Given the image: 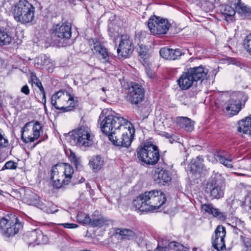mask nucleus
I'll use <instances>...</instances> for the list:
<instances>
[{
	"mask_svg": "<svg viewBox=\"0 0 251 251\" xmlns=\"http://www.w3.org/2000/svg\"><path fill=\"white\" fill-rule=\"evenodd\" d=\"M123 124L108 136L113 145L128 148L132 143L134 130L131 124L127 120H122Z\"/></svg>",
	"mask_w": 251,
	"mask_h": 251,
	"instance_id": "nucleus-1",
	"label": "nucleus"
},
{
	"mask_svg": "<svg viewBox=\"0 0 251 251\" xmlns=\"http://www.w3.org/2000/svg\"><path fill=\"white\" fill-rule=\"evenodd\" d=\"M208 72L207 69L201 65L190 68L182 73L177 80V84L181 89L187 90L198 80L207 78Z\"/></svg>",
	"mask_w": 251,
	"mask_h": 251,
	"instance_id": "nucleus-2",
	"label": "nucleus"
},
{
	"mask_svg": "<svg viewBox=\"0 0 251 251\" xmlns=\"http://www.w3.org/2000/svg\"><path fill=\"white\" fill-rule=\"evenodd\" d=\"M94 138L90 128L81 126L69 133L68 140L71 145L89 147L93 144Z\"/></svg>",
	"mask_w": 251,
	"mask_h": 251,
	"instance_id": "nucleus-3",
	"label": "nucleus"
},
{
	"mask_svg": "<svg viewBox=\"0 0 251 251\" xmlns=\"http://www.w3.org/2000/svg\"><path fill=\"white\" fill-rule=\"evenodd\" d=\"M35 8L26 0H20L13 9V15L17 22L26 24L32 21Z\"/></svg>",
	"mask_w": 251,
	"mask_h": 251,
	"instance_id": "nucleus-4",
	"label": "nucleus"
},
{
	"mask_svg": "<svg viewBox=\"0 0 251 251\" xmlns=\"http://www.w3.org/2000/svg\"><path fill=\"white\" fill-rule=\"evenodd\" d=\"M105 110H103L99 116L101 131L108 135L112 133L114 130L118 128V126L123 124L122 120H126L119 114L112 113L107 115Z\"/></svg>",
	"mask_w": 251,
	"mask_h": 251,
	"instance_id": "nucleus-5",
	"label": "nucleus"
},
{
	"mask_svg": "<svg viewBox=\"0 0 251 251\" xmlns=\"http://www.w3.org/2000/svg\"><path fill=\"white\" fill-rule=\"evenodd\" d=\"M5 216L0 220V233L6 238L13 237L23 228L20 220L15 215Z\"/></svg>",
	"mask_w": 251,
	"mask_h": 251,
	"instance_id": "nucleus-6",
	"label": "nucleus"
},
{
	"mask_svg": "<svg viewBox=\"0 0 251 251\" xmlns=\"http://www.w3.org/2000/svg\"><path fill=\"white\" fill-rule=\"evenodd\" d=\"M51 103L56 109L68 112L73 110L76 101L68 92L59 91L52 96Z\"/></svg>",
	"mask_w": 251,
	"mask_h": 251,
	"instance_id": "nucleus-7",
	"label": "nucleus"
},
{
	"mask_svg": "<svg viewBox=\"0 0 251 251\" xmlns=\"http://www.w3.org/2000/svg\"><path fill=\"white\" fill-rule=\"evenodd\" d=\"M138 157L142 162L154 165L159 160L160 154L157 147L152 144L145 145L137 151Z\"/></svg>",
	"mask_w": 251,
	"mask_h": 251,
	"instance_id": "nucleus-8",
	"label": "nucleus"
},
{
	"mask_svg": "<svg viewBox=\"0 0 251 251\" xmlns=\"http://www.w3.org/2000/svg\"><path fill=\"white\" fill-rule=\"evenodd\" d=\"M42 130V126L39 122H28L22 129V140L25 143L33 142L40 137Z\"/></svg>",
	"mask_w": 251,
	"mask_h": 251,
	"instance_id": "nucleus-9",
	"label": "nucleus"
},
{
	"mask_svg": "<svg viewBox=\"0 0 251 251\" xmlns=\"http://www.w3.org/2000/svg\"><path fill=\"white\" fill-rule=\"evenodd\" d=\"M144 201L147 202L149 211L157 210L166 201L165 195L161 191L153 190L142 194Z\"/></svg>",
	"mask_w": 251,
	"mask_h": 251,
	"instance_id": "nucleus-10",
	"label": "nucleus"
},
{
	"mask_svg": "<svg viewBox=\"0 0 251 251\" xmlns=\"http://www.w3.org/2000/svg\"><path fill=\"white\" fill-rule=\"evenodd\" d=\"M244 96L242 93H233L230 98L223 105V110L226 115L232 116L237 114L242 108Z\"/></svg>",
	"mask_w": 251,
	"mask_h": 251,
	"instance_id": "nucleus-11",
	"label": "nucleus"
},
{
	"mask_svg": "<svg viewBox=\"0 0 251 251\" xmlns=\"http://www.w3.org/2000/svg\"><path fill=\"white\" fill-rule=\"evenodd\" d=\"M170 25L167 19L156 16H151L148 22V26L150 32L154 35L166 34Z\"/></svg>",
	"mask_w": 251,
	"mask_h": 251,
	"instance_id": "nucleus-12",
	"label": "nucleus"
},
{
	"mask_svg": "<svg viewBox=\"0 0 251 251\" xmlns=\"http://www.w3.org/2000/svg\"><path fill=\"white\" fill-rule=\"evenodd\" d=\"M53 34L57 46H65L67 45L66 41L69 39L72 35L71 26L70 25H57L53 30Z\"/></svg>",
	"mask_w": 251,
	"mask_h": 251,
	"instance_id": "nucleus-13",
	"label": "nucleus"
},
{
	"mask_svg": "<svg viewBox=\"0 0 251 251\" xmlns=\"http://www.w3.org/2000/svg\"><path fill=\"white\" fill-rule=\"evenodd\" d=\"M91 50L104 63L109 62V53L101 42L98 39H92L89 40Z\"/></svg>",
	"mask_w": 251,
	"mask_h": 251,
	"instance_id": "nucleus-14",
	"label": "nucleus"
},
{
	"mask_svg": "<svg viewBox=\"0 0 251 251\" xmlns=\"http://www.w3.org/2000/svg\"><path fill=\"white\" fill-rule=\"evenodd\" d=\"M144 94L143 87L138 83H133L129 88L126 100L132 104H138L144 100Z\"/></svg>",
	"mask_w": 251,
	"mask_h": 251,
	"instance_id": "nucleus-15",
	"label": "nucleus"
},
{
	"mask_svg": "<svg viewBox=\"0 0 251 251\" xmlns=\"http://www.w3.org/2000/svg\"><path fill=\"white\" fill-rule=\"evenodd\" d=\"M224 186L220 182L213 179L209 181L205 187L206 192L212 199H219L224 196Z\"/></svg>",
	"mask_w": 251,
	"mask_h": 251,
	"instance_id": "nucleus-16",
	"label": "nucleus"
},
{
	"mask_svg": "<svg viewBox=\"0 0 251 251\" xmlns=\"http://www.w3.org/2000/svg\"><path fill=\"white\" fill-rule=\"evenodd\" d=\"M226 235L225 227L218 226L216 228L214 234L212 237V246L217 251H223L226 249L225 237Z\"/></svg>",
	"mask_w": 251,
	"mask_h": 251,
	"instance_id": "nucleus-17",
	"label": "nucleus"
},
{
	"mask_svg": "<svg viewBox=\"0 0 251 251\" xmlns=\"http://www.w3.org/2000/svg\"><path fill=\"white\" fill-rule=\"evenodd\" d=\"M132 51L131 41L126 35H122L117 49L118 55L123 57H127L131 54Z\"/></svg>",
	"mask_w": 251,
	"mask_h": 251,
	"instance_id": "nucleus-18",
	"label": "nucleus"
},
{
	"mask_svg": "<svg viewBox=\"0 0 251 251\" xmlns=\"http://www.w3.org/2000/svg\"><path fill=\"white\" fill-rule=\"evenodd\" d=\"M62 171V168L59 167L58 164L53 166L50 171V179L56 188H60L65 185V180L60 174L63 172Z\"/></svg>",
	"mask_w": 251,
	"mask_h": 251,
	"instance_id": "nucleus-19",
	"label": "nucleus"
},
{
	"mask_svg": "<svg viewBox=\"0 0 251 251\" xmlns=\"http://www.w3.org/2000/svg\"><path fill=\"white\" fill-rule=\"evenodd\" d=\"M152 177L156 183L163 184L168 183L171 180L168 171L162 167L154 168L152 170Z\"/></svg>",
	"mask_w": 251,
	"mask_h": 251,
	"instance_id": "nucleus-20",
	"label": "nucleus"
},
{
	"mask_svg": "<svg viewBox=\"0 0 251 251\" xmlns=\"http://www.w3.org/2000/svg\"><path fill=\"white\" fill-rule=\"evenodd\" d=\"M231 4L235 7L237 13L251 19V7H248L241 0H233L231 1Z\"/></svg>",
	"mask_w": 251,
	"mask_h": 251,
	"instance_id": "nucleus-21",
	"label": "nucleus"
},
{
	"mask_svg": "<svg viewBox=\"0 0 251 251\" xmlns=\"http://www.w3.org/2000/svg\"><path fill=\"white\" fill-rule=\"evenodd\" d=\"M58 166L63 170V172L60 174L62 176L63 179H64V180H65L64 184L65 185H68L71 182L74 173V170L73 167L68 163H60L58 164Z\"/></svg>",
	"mask_w": 251,
	"mask_h": 251,
	"instance_id": "nucleus-22",
	"label": "nucleus"
},
{
	"mask_svg": "<svg viewBox=\"0 0 251 251\" xmlns=\"http://www.w3.org/2000/svg\"><path fill=\"white\" fill-rule=\"evenodd\" d=\"M215 159L219 162L221 164L227 168H232L233 157L229 155H226V152L224 151H219L215 153L214 155Z\"/></svg>",
	"mask_w": 251,
	"mask_h": 251,
	"instance_id": "nucleus-23",
	"label": "nucleus"
},
{
	"mask_svg": "<svg viewBox=\"0 0 251 251\" xmlns=\"http://www.w3.org/2000/svg\"><path fill=\"white\" fill-rule=\"evenodd\" d=\"M238 130L251 136V117H247L238 123Z\"/></svg>",
	"mask_w": 251,
	"mask_h": 251,
	"instance_id": "nucleus-24",
	"label": "nucleus"
},
{
	"mask_svg": "<svg viewBox=\"0 0 251 251\" xmlns=\"http://www.w3.org/2000/svg\"><path fill=\"white\" fill-rule=\"evenodd\" d=\"M201 210L205 213L212 215L214 217H217L219 219L224 218L223 214L221 212L219 209L215 208L211 204H204L201 206Z\"/></svg>",
	"mask_w": 251,
	"mask_h": 251,
	"instance_id": "nucleus-25",
	"label": "nucleus"
},
{
	"mask_svg": "<svg viewBox=\"0 0 251 251\" xmlns=\"http://www.w3.org/2000/svg\"><path fill=\"white\" fill-rule=\"evenodd\" d=\"M37 230L28 231L24 234L23 239L29 246L34 247L36 245Z\"/></svg>",
	"mask_w": 251,
	"mask_h": 251,
	"instance_id": "nucleus-26",
	"label": "nucleus"
},
{
	"mask_svg": "<svg viewBox=\"0 0 251 251\" xmlns=\"http://www.w3.org/2000/svg\"><path fill=\"white\" fill-rule=\"evenodd\" d=\"M133 206L136 210L140 211H149V207L147 202L144 201L142 194L137 197L133 202Z\"/></svg>",
	"mask_w": 251,
	"mask_h": 251,
	"instance_id": "nucleus-27",
	"label": "nucleus"
},
{
	"mask_svg": "<svg viewBox=\"0 0 251 251\" xmlns=\"http://www.w3.org/2000/svg\"><path fill=\"white\" fill-rule=\"evenodd\" d=\"M140 61L143 65L149 64L150 54L148 52V48L144 45H140L137 49Z\"/></svg>",
	"mask_w": 251,
	"mask_h": 251,
	"instance_id": "nucleus-28",
	"label": "nucleus"
},
{
	"mask_svg": "<svg viewBox=\"0 0 251 251\" xmlns=\"http://www.w3.org/2000/svg\"><path fill=\"white\" fill-rule=\"evenodd\" d=\"M231 4V1L230 2V5H223L220 7V11L221 13L224 15L226 20L228 21L230 18L234 15L236 10L235 7Z\"/></svg>",
	"mask_w": 251,
	"mask_h": 251,
	"instance_id": "nucleus-29",
	"label": "nucleus"
},
{
	"mask_svg": "<svg viewBox=\"0 0 251 251\" xmlns=\"http://www.w3.org/2000/svg\"><path fill=\"white\" fill-rule=\"evenodd\" d=\"M177 122L179 123L180 126L184 128L187 131H192L194 129V122L186 117H180L177 118Z\"/></svg>",
	"mask_w": 251,
	"mask_h": 251,
	"instance_id": "nucleus-30",
	"label": "nucleus"
},
{
	"mask_svg": "<svg viewBox=\"0 0 251 251\" xmlns=\"http://www.w3.org/2000/svg\"><path fill=\"white\" fill-rule=\"evenodd\" d=\"M115 233L126 239H131L136 237V234L134 231L127 228H118L115 230Z\"/></svg>",
	"mask_w": 251,
	"mask_h": 251,
	"instance_id": "nucleus-31",
	"label": "nucleus"
},
{
	"mask_svg": "<svg viewBox=\"0 0 251 251\" xmlns=\"http://www.w3.org/2000/svg\"><path fill=\"white\" fill-rule=\"evenodd\" d=\"M103 163V160L100 155L91 157L89 160V165L93 170H100Z\"/></svg>",
	"mask_w": 251,
	"mask_h": 251,
	"instance_id": "nucleus-32",
	"label": "nucleus"
},
{
	"mask_svg": "<svg viewBox=\"0 0 251 251\" xmlns=\"http://www.w3.org/2000/svg\"><path fill=\"white\" fill-rule=\"evenodd\" d=\"M50 59L45 54H42L35 59V64L37 68H46L50 63Z\"/></svg>",
	"mask_w": 251,
	"mask_h": 251,
	"instance_id": "nucleus-33",
	"label": "nucleus"
},
{
	"mask_svg": "<svg viewBox=\"0 0 251 251\" xmlns=\"http://www.w3.org/2000/svg\"><path fill=\"white\" fill-rule=\"evenodd\" d=\"M241 238L246 248L245 251H251V232L245 230L242 232Z\"/></svg>",
	"mask_w": 251,
	"mask_h": 251,
	"instance_id": "nucleus-34",
	"label": "nucleus"
},
{
	"mask_svg": "<svg viewBox=\"0 0 251 251\" xmlns=\"http://www.w3.org/2000/svg\"><path fill=\"white\" fill-rule=\"evenodd\" d=\"M12 40V35L9 32L0 29V46L9 45Z\"/></svg>",
	"mask_w": 251,
	"mask_h": 251,
	"instance_id": "nucleus-35",
	"label": "nucleus"
},
{
	"mask_svg": "<svg viewBox=\"0 0 251 251\" xmlns=\"http://www.w3.org/2000/svg\"><path fill=\"white\" fill-rule=\"evenodd\" d=\"M203 160L199 157L192 161L190 165V170L193 173H200L203 168Z\"/></svg>",
	"mask_w": 251,
	"mask_h": 251,
	"instance_id": "nucleus-36",
	"label": "nucleus"
},
{
	"mask_svg": "<svg viewBox=\"0 0 251 251\" xmlns=\"http://www.w3.org/2000/svg\"><path fill=\"white\" fill-rule=\"evenodd\" d=\"M30 81L32 83H34L37 87L39 88L41 94L43 95L42 102L45 104L46 102V94L44 87H43L41 82L37 77L36 75L33 73L31 74L30 76Z\"/></svg>",
	"mask_w": 251,
	"mask_h": 251,
	"instance_id": "nucleus-37",
	"label": "nucleus"
},
{
	"mask_svg": "<svg viewBox=\"0 0 251 251\" xmlns=\"http://www.w3.org/2000/svg\"><path fill=\"white\" fill-rule=\"evenodd\" d=\"M196 4L201 6V8L206 12L212 11L214 6L209 0H195Z\"/></svg>",
	"mask_w": 251,
	"mask_h": 251,
	"instance_id": "nucleus-38",
	"label": "nucleus"
},
{
	"mask_svg": "<svg viewBox=\"0 0 251 251\" xmlns=\"http://www.w3.org/2000/svg\"><path fill=\"white\" fill-rule=\"evenodd\" d=\"M26 202L29 205H34L40 208L43 201H41L39 196L33 194L25 199Z\"/></svg>",
	"mask_w": 251,
	"mask_h": 251,
	"instance_id": "nucleus-39",
	"label": "nucleus"
},
{
	"mask_svg": "<svg viewBox=\"0 0 251 251\" xmlns=\"http://www.w3.org/2000/svg\"><path fill=\"white\" fill-rule=\"evenodd\" d=\"M40 209L48 213H54L58 211L55 205L45 201L42 204Z\"/></svg>",
	"mask_w": 251,
	"mask_h": 251,
	"instance_id": "nucleus-40",
	"label": "nucleus"
},
{
	"mask_svg": "<svg viewBox=\"0 0 251 251\" xmlns=\"http://www.w3.org/2000/svg\"><path fill=\"white\" fill-rule=\"evenodd\" d=\"M69 160L75 166L76 169L82 168V164L80 157L72 151H70V154L69 157Z\"/></svg>",
	"mask_w": 251,
	"mask_h": 251,
	"instance_id": "nucleus-41",
	"label": "nucleus"
},
{
	"mask_svg": "<svg viewBox=\"0 0 251 251\" xmlns=\"http://www.w3.org/2000/svg\"><path fill=\"white\" fill-rule=\"evenodd\" d=\"M171 242H169L166 239H162L161 241L158 243L157 247L154 251H168L171 249L172 247H170Z\"/></svg>",
	"mask_w": 251,
	"mask_h": 251,
	"instance_id": "nucleus-42",
	"label": "nucleus"
},
{
	"mask_svg": "<svg viewBox=\"0 0 251 251\" xmlns=\"http://www.w3.org/2000/svg\"><path fill=\"white\" fill-rule=\"evenodd\" d=\"M107 222V220L105 218L102 216H100L97 218H92L90 225L94 227H100L105 224Z\"/></svg>",
	"mask_w": 251,
	"mask_h": 251,
	"instance_id": "nucleus-43",
	"label": "nucleus"
},
{
	"mask_svg": "<svg viewBox=\"0 0 251 251\" xmlns=\"http://www.w3.org/2000/svg\"><path fill=\"white\" fill-rule=\"evenodd\" d=\"M49 241V238L40 229L37 230L36 245L46 244Z\"/></svg>",
	"mask_w": 251,
	"mask_h": 251,
	"instance_id": "nucleus-44",
	"label": "nucleus"
},
{
	"mask_svg": "<svg viewBox=\"0 0 251 251\" xmlns=\"http://www.w3.org/2000/svg\"><path fill=\"white\" fill-rule=\"evenodd\" d=\"M77 220L80 223L83 224H90L91 218L88 215L82 212H79L77 215Z\"/></svg>",
	"mask_w": 251,
	"mask_h": 251,
	"instance_id": "nucleus-45",
	"label": "nucleus"
},
{
	"mask_svg": "<svg viewBox=\"0 0 251 251\" xmlns=\"http://www.w3.org/2000/svg\"><path fill=\"white\" fill-rule=\"evenodd\" d=\"M170 247H172L171 249H173L176 251H188L189 250L188 248L175 241L171 242Z\"/></svg>",
	"mask_w": 251,
	"mask_h": 251,
	"instance_id": "nucleus-46",
	"label": "nucleus"
},
{
	"mask_svg": "<svg viewBox=\"0 0 251 251\" xmlns=\"http://www.w3.org/2000/svg\"><path fill=\"white\" fill-rule=\"evenodd\" d=\"M244 44L247 51L251 55V33L246 36L244 41Z\"/></svg>",
	"mask_w": 251,
	"mask_h": 251,
	"instance_id": "nucleus-47",
	"label": "nucleus"
},
{
	"mask_svg": "<svg viewBox=\"0 0 251 251\" xmlns=\"http://www.w3.org/2000/svg\"><path fill=\"white\" fill-rule=\"evenodd\" d=\"M185 53H186L185 51L182 52L178 49L173 50L171 49L170 60H175L181 56L182 54Z\"/></svg>",
	"mask_w": 251,
	"mask_h": 251,
	"instance_id": "nucleus-48",
	"label": "nucleus"
},
{
	"mask_svg": "<svg viewBox=\"0 0 251 251\" xmlns=\"http://www.w3.org/2000/svg\"><path fill=\"white\" fill-rule=\"evenodd\" d=\"M160 54L164 58L170 60L171 49L162 48L160 50Z\"/></svg>",
	"mask_w": 251,
	"mask_h": 251,
	"instance_id": "nucleus-49",
	"label": "nucleus"
},
{
	"mask_svg": "<svg viewBox=\"0 0 251 251\" xmlns=\"http://www.w3.org/2000/svg\"><path fill=\"white\" fill-rule=\"evenodd\" d=\"M8 145V141L2 135V131L0 129V148H3Z\"/></svg>",
	"mask_w": 251,
	"mask_h": 251,
	"instance_id": "nucleus-50",
	"label": "nucleus"
},
{
	"mask_svg": "<svg viewBox=\"0 0 251 251\" xmlns=\"http://www.w3.org/2000/svg\"><path fill=\"white\" fill-rule=\"evenodd\" d=\"M17 164L12 161L7 162L2 168L4 169H15L17 168Z\"/></svg>",
	"mask_w": 251,
	"mask_h": 251,
	"instance_id": "nucleus-51",
	"label": "nucleus"
},
{
	"mask_svg": "<svg viewBox=\"0 0 251 251\" xmlns=\"http://www.w3.org/2000/svg\"><path fill=\"white\" fill-rule=\"evenodd\" d=\"M22 98L21 97H18L15 99L12 100L10 104L12 105L13 107L18 108L19 106L20 105V102L22 100Z\"/></svg>",
	"mask_w": 251,
	"mask_h": 251,
	"instance_id": "nucleus-52",
	"label": "nucleus"
},
{
	"mask_svg": "<svg viewBox=\"0 0 251 251\" xmlns=\"http://www.w3.org/2000/svg\"><path fill=\"white\" fill-rule=\"evenodd\" d=\"M234 224V223H233ZM232 226L234 228V232L237 234H238V230H241V228L243 227V224L241 223L240 221L238 223H235V225H233Z\"/></svg>",
	"mask_w": 251,
	"mask_h": 251,
	"instance_id": "nucleus-53",
	"label": "nucleus"
},
{
	"mask_svg": "<svg viewBox=\"0 0 251 251\" xmlns=\"http://www.w3.org/2000/svg\"><path fill=\"white\" fill-rule=\"evenodd\" d=\"M146 73L147 75L150 78L152 79L155 77V73L150 68H146Z\"/></svg>",
	"mask_w": 251,
	"mask_h": 251,
	"instance_id": "nucleus-54",
	"label": "nucleus"
},
{
	"mask_svg": "<svg viewBox=\"0 0 251 251\" xmlns=\"http://www.w3.org/2000/svg\"><path fill=\"white\" fill-rule=\"evenodd\" d=\"M59 225L62 226L64 227L67 228H75L77 227L78 225L75 224H70V223H64V224H60Z\"/></svg>",
	"mask_w": 251,
	"mask_h": 251,
	"instance_id": "nucleus-55",
	"label": "nucleus"
},
{
	"mask_svg": "<svg viewBox=\"0 0 251 251\" xmlns=\"http://www.w3.org/2000/svg\"><path fill=\"white\" fill-rule=\"evenodd\" d=\"M21 92L26 95H28L29 94L30 90L27 85H25L21 88Z\"/></svg>",
	"mask_w": 251,
	"mask_h": 251,
	"instance_id": "nucleus-56",
	"label": "nucleus"
},
{
	"mask_svg": "<svg viewBox=\"0 0 251 251\" xmlns=\"http://www.w3.org/2000/svg\"><path fill=\"white\" fill-rule=\"evenodd\" d=\"M85 180V179L84 178H81V180H80V182L82 183L83 182H84Z\"/></svg>",
	"mask_w": 251,
	"mask_h": 251,
	"instance_id": "nucleus-57",
	"label": "nucleus"
},
{
	"mask_svg": "<svg viewBox=\"0 0 251 251\" xmlns=\"http://www.w3.org/2000/svg\"><path fill=\"white\" fill-rule=\"evenodd\" d=\"M186 50L187 51V52L188 53H189L190 54H192V53L190 52V51H189V50L188 49H187Z\"/></svg>",
	"mask_w": 251,
	"mask_h": 251,
	"instance_id": "nucleus-58",
	"label": "nucleus"
},
{
	"mask_svg": "<svg viewBox=\"0 0 251 251\" xmlns=\"http://www.w3.org/2000/svg\"><path fill=\"white\" fill-rule=\"evenodd\" d=\"M234 64H235L236 66H238V64H239V63H233Z\"/></svg>",
	"mask_w": 251,
	"mask_h": 251,
	"instance_id": "nucleus-59",
	"label": "nucleus"
},
{
	"mask_svg": "<svg viewBox=\"0 0 251 251\" xmlns=\"http://www.w3.org/2000/svg\"><path fill=\"white\" fill-rule=\"evenodd\" d=\"M102 90L103 91H105V88H102Z\"/></svg>",
	"mask_w": 251,
	"mask_h": 251,
	"instance_id": "nucleus-60",
	"label": "nucleus"
},
{
	"mask_svg": "<svg viewBox=\"0 0 251 251\" xmlns=\"http://www.w3.org/2000/svg\"><path fill=\"white\" fill-rule=\"evenodd\" d=\"M69 2H72V1L71 0H68Z\"/></svg>",
	"mask_w": 251,
	"mask_h": 251,
	"instance_id": "nucleus-61",
	"label": "nucleus"
},
{
	"mask_svg": "<svg viewBox=\"0 0 251 251\" xmlns=\"http://www.w3.org/2000/svg\"><path fill=\"white\" fill-rule=\"evenodd\" d=\"M1 192L2 191L0 190V194H1Z\"/></svg>",
	"mask_w": 251,
	"mask_h": 251,
	"instance_id": "nucleus-62",
	"label": "nucleus"
}]
</instances>
